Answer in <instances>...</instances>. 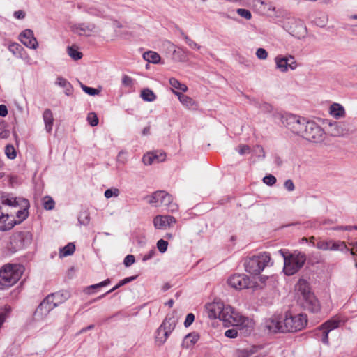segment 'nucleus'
<instances>
[{"instance_id": "obj_1", "label": "nucleus", "mask_w": 357, "mask_h": 357, "mask_svg": "<svg viewBox=\"0 0 357 357\" xmlns=\"http://www.w3.org/2000/svg\"><path fill=\"white\" fill-rule=\"evenodd\" d=\"M276 116L280 118L282 123L292 132L309 142L320 143L325 138L324 130L313 121H307L305 118L291 114H277Z\"/></svg>"}, {"instance_id": "obj_2", "label": "nucleus", "mask_w": 357, "mask_h": 357, "mask_svg": "<svg viewBox=\"0 0 357 357\" xmlns=\"http://www.w3.org/2000/svg\"><path fill=\"white\" fill-rule=\"evenodd\" d=\"M23 267L19 264H7L0 269V289L14 285L20 278Z\"/></svg>"}, {"instance_id": "obj_3", "label": "nucleus", "mask_w": 357, "mask_h": 357, "mask_svg": "<svg viewBox=\"0 0 357 357\" xmlns=\"http://www.w3.org/2000/svg\"><path fill=\"white\" fill-rule=\"evenodd\" d=\"M284 258L283 271L287 275H292L297 273L304 265L306 257L304 253L298 252L287 255L283 250L278 251Z\"/></svg>"}, {"instance_id": "obj_4", "label": "nucleus", "mask_w": 357, "mask_h": 357, "mask_svg": "<svg viewBox=\"0 0 357 357\" xmlns=\"http://www.w3.org/2000/svg\"><path fill=\"white\" fill-rule=\"evenodd\" d=\"M233 310L231 306L225 305L220 301H215L205 305V310L209 318L219 319L226 324L231 319Z\"/></svg>"}, {"instance_id": "obj_5", "label": "nucleus", "mask_w": 357, "mask_h": 357, "mask_svg": "<svg viewBox=\"0 0 357 357\" xmlns=\"http://www.w3.org/2000/svg\"><path fill=\"white\" fill-rule=\"evenodd\" d=\"M148 202L155 207L166 206L172 213L176 211L178 205L173 202L172 196L164 190H158L148 197Z\"/></svg>"}, {"instance_id": "obj_6", "label": "nucleus", "mask_w": 357, "mask_h": 357, "mask_svg": "<svg viewBox=\"0 0 357 357\" xmlns=\"http://www.w3.org/2000/svg\"><path fill=\"white\" fill-rule=\"evenodd\" d=\"M271 264L270 255L267 252H263L259 255L249 258L245 263V268L247 272L257 275L259 274L265 267Z\"/></svg>"}, {"instance_id": "obj_7", "label": "nucleus", "mask_w": 357, "mask_h": 357, "mask_svg": "<svg viewBox=\"0 0 357 357\" xmlns=\"http://www.w3.org/2000/svg\"><path fill=\"white\" fill-rule=\"evenodd\" d=\"M231 315V319L228 320L227 324L236 326L244 335L250 334L254 330L255 321L253 319L242 316L234 310H233V313Z\"/></svg>"}, {"instance_id": "obj_8", "label": "nucleus", "mask_w": 357, "mask_h": 357, "mask_svg": "<svg viewBox=\"0 0 357 357\" xmlns=\"http://www.w3.org/2000/svg\"><path fill=\"white\" fill-rule=\"evenodd\" d=\"M307 323L306 314H291L287 313L284 319V328L285 332H296L303 329Z\"/></svg>"}, {"instance_id": "obj_9", "label": "nucleus", "mask_w": 357, "mask_h": 357, "mask_svg": "<svg viewBox=\"0 0 357 357\" xmlns=\"http://www.w3.org/2000/svg\"><path fill=\"white\" fill-rule=\"evenodd\" d=\"M227 284L236 290L257 287L259 285L252 284L249 277L245 274H234L227 280Z\"/></svg>"}, {"instance_id": "obj_10", "label": "nucleus", "mask_w": 357, "mask_h": 357, "mask_svg": "<svg viewBox=\"0 0 357 357\" xmlns=\"http://www.w3.org/2000/svg\"><path fill=\"white\" fill-rule=\"evenodd\" d=\"M276 68L281 73H286L290 70H295L298 67V64L295 58L292 55H278L275 58Z\"/></svg>"}, {"instance_id": "obj_11", "label": "nucleus", "mask_w": 357, "mask_h": 357, "mask_svg": "<svg viewBox=\"0 0 357 357\" xmlns=\"http://www.w3.org/2000/svg\"><path fill=\"white\" fill-rule=\"evenodd\" d=\"M263 328L269 333L285 332L284 321H282L280 318L276 316L266 319L263 324Z\"/></svg>"}, {"instance_id": "obj_12", "label": "nucleus", "mask_w": 357, "mask_h": 357, "mask_svg": "<svg viewBox=\"0 0 357 357\" xmlns=\"http://www.w3.org/2000/svg\"><path fill=\"white\" fill-rule=\"evenodd\" d=\"M52 298L47 296L36 310L34 315L37 319H44L51 310L55 308V304L52 303Z\"/></svg>"}, {"instance_id": "obj_13", "label": "nucleus", "mask_w": 357, "mask_h": 357, "mask_svg": "<svg viewBox=\"0 0 357 357\" xmlns=\"http://www.w3.org/2000/svg\"><path fill=\"white\" fill-rule=\"evenodd\" d=\"M70 29L79 36H91L96 33V26L94 24L79 23L72 25Z\"/></svg>"}, {"instance_id": "obj_14", "label": "nucleus", "mask_w": 357, "mask_h": 357, "mask_svg": "<svg viewBox=\"0 0 357 357\" xmlns=\"http://www.w3.org/2000/svg\"><path fill=\"white\" fill-rule=\"evenodd\" d=\"M340 323V320L337 318H333L324 324H323L319 328V330L322 331V337L321 341L323 343L328 344V333L337 328Z\"/></svg>"}, {"instance_id": "obj_15", "label": "nucleus", "mask_w": 357, "mask_h": 357, "mask_svg": "<svg viewBox=\"0 0 357 357\" xmlns=\"http://www.w3.org/2000/svg\"><path fill=\"white\" fill-rule=\"evenodd\" d=\"M20 40L28 48L36 50L38 47V41L31 29H25L19 36Z\"/></svg>"}, {"instance_id": "obj_16", "label": "nucleus", "mask_w": 357, "mask_h": 357, "mask_svg": "<svg viewBox=\"0 0 357 357\" xmlns=\"http://www.w3.org/2000/svg\"><path fill=\"white\" fill-rule=\"evenodd\" d=\"M176 222L174 217L171 215H157L153 219L154 227L158 229H167Z\"/></svg>"}, {"instance_id": "obj_17", "label": "nucleus", "mask_w": 357, "mask_h": 357, "mask_svg": "<svg viewBox=\"0 0 357 357\" xmlns=\"http://www.w3.org/2000/svg\"><path fill=\"white\" fill-rule=\"evenodd\" d=\"M166 154L160 151L149 152L143 156L142 160L146 165L165 160Z\"/></svg>"}, {"instance_id": "obj_18", "label": "nucleus", "mask_w": 357, "mask_h": 357, "mask_svg": "<svg viewBox=\"0 0 357 357\" xmlns=\"http://www.w3.org/2000/svg\"><path fill=\"white\" fill-rule=\"evenodd\" d=\"M302 301H303V303H302L303 306L307 310H308L311 312H313V313H317L320 311V309H321L320 303L314 294L302 299Z\"/></svg>"}, {"instance_id": "obj_19", "label": "nucleus", "mask_w": 357, "mask_h": 357, "mask_svg": "<svg viewBox=\"0 0 357 357\" xmlns=\"http://www.w3.org/2000/svg\"><path fill=\"white\" fill-rule=\"evenodd\" d=\"M347 123L343 121L330 123L328 126V132L335 137L344 136L348 133Z\"/></svg>"}, {"instance_id": "obj_20", "label": "nucleus", "mask_w": 357, "mask_h": 357, "mask_svg": "<svg viewBox=\"0 0 357 357\" xmlns=\"http://www.w3.org/2000/svg\"><path fill=\"white\" fill-rule=\"evenodd\" d=\"M339 245H342V243H336V241L333 240H323L318 239L316 243H313V246H315L317 249L323 251H336L337 249L340 248Z\"/></svg>"}, {"instance_id": "obj_21", "label": "nucleus", "mask_w": 357, "mask_h": 357, "mask_svg": "<svg viewBox=\"0 0 357 357\" xmlns=\"http://www.w3.org/2000/svg\"><path fill=\"white\" fill-rule=\"evenodd\" d=\"M172 93L178 97L180 102L185 108L188 109H197L198 104L192 98L184 95L178 91L172 90Z\"/></svg>"}, {"instance_id": "obj_22", "label": "nucleus", "mask_w": 357, "mask_h": 357, "mask_svg": "<svg viewBox=\"0 0 357 357\" xmlns=\"http://www.w3.org/2000/svg\"><path fill=\"white\" fill-rule=\"evenodd\" d=\"M178 323V317L174 314H167L160 327L169 335L174 330Z\"/></svg>"}, {"instance_id": "obj_23", "label": "nucleus", "mask_w": 357, "mask_h": 357, "mask_svg": "<svg viewBox=\"0 0 357 357\" xmlns=\"http://www.w3.org/2000/svg\"><path fill=\"white\" fill-rule=\"evenodd\" d=\"M296 290L301 294L302 299L313 294L307 280L302 278L298 281L296 285Z\"/></svg>"}, {"instance_id": "obj_24", "label": "nucleus", "mask_w": 357, "mask_h": 357, "mask_svg": "<svg viewBox=\"0 0 357 357\" xmlns=\"http://www.w3.org/2000/svg\"><path fill=\"white\" fill-rule=\"evenodd\" d=\"M329 114L335 119H339L346 115L344 107L339 103H333L329 107Z\"/></svg>"}, {"instance_id": "obj_25", "label": "nucleus", "mask_w": 357, "mask_h": 357, "mask_svg": "<svg viewBox=\"0 0 357 357\" xmlns=\"http://www.w3.org/2000/svg\"><path fill=\"white\" fill-rule=\"evenodd\" d=\"M16 222H13V220L10 219L8 214H3L1 211L0 213V231H8L11 229Z\"/></svg>"}, {"instance_id": "obj_26", "label": "nucleus", "mask_w": 357, "mask_h": 357, "mask_svg": "<svg viewBox=\"0 0 357 357\" xmlns=\"http://www.w3.org/2000/svg\"><path fill=\"white\" fill-rule=\"evenodd\" d=\"M199 339V335L197 333L188 334L183 340L182 347L186 349L193 347Z\"/></svg>"}, {"instance_id": "obj_27", "label": "nucleus", "mask_w": 357, "mask_h": 357, "mask_svg": "<svg viewBox=\"0 0 357 357\" xmlns=\"http://www.w3.org/2000/svg\"><path fill=\"white\" fill-rule=\"evenodd\" d=\"M55 83L59 86L64 89V93L66 96L72 94L73 89L70 83L67 79L62 77H57Z\"/></svg>"}, {"instance_id": "obj_28", "label": "nucleus", "mask_w": 357, "mask_h": 357, "mask_svg": "<svg viewBox=\"0 0 357 357\" xmlns=\"http://www.w3.org/2000/svg\"><path fill=\"white\" fill-rule=\"evenodd\" d=\"M43 120L45 123V129L47 132H50L52 129L54 118L52 112L50 109H47L43 112Z\"/></svg>"}, {"instance_id": "obj_29", "label": "nucleus", "mask_w": 357, "mask_h": 357, "mask_svg": "<svg viewBox=\"0 0 357 357\" xmlns=\"http://www.w3.org/2000/svg\"><path fill=\"white\" fill-rule=\"evenodd\" d=\"M47 296L52 298V303L55 304V307H56L59 304H61V303H63L65 301H66L69 297V294L68 292H65V293L57 292V293H54V294L48 295Z\"/></svg>"}, {"instance_id": "obj_30", "label": "nucleus", "mask_w": 357, "mask_h": 357, "mask_svg": "<svg viewBox=\"0 0 357 357\" xmlns=\"http://www.w3.org/2000/svg\"><path fill=\"white\" fill-rule=\"evenodd\" d=\"M265 158V151L260 145H255L252 147L250 160L255 161L256 159L262 160Z\"/></svg>"}, {"instance_id": "obj_31", "label": "nucleus", "mask_w": 357, "mask_h": 357, "mask_svg": "<svg viewBox=\"0 0 357 357\" xmlns=\"http://www.w3.org/2000/svg\"><path fill=\"white\" fill-rule=\"evenodd\" d=\"M188 52L183 48L177 47L173 50V57L177 61L185 62L188 60Z\"/></svg>"}, {"instance_id": "obj_32", "label": "nucleus", "mask_w": 357, "mask_h": 357, "mask_svg": "<svg viewBox=\"0 0 357 357\" xmlns=\"http://www.w3.org/2000/svg\"><path fill=\"white\" fill-rule=\"evenodd\" d=\"M169 334L167 333L165 330H162L160 327H159L156 331V335L155 337V344L158 346H161L165 343L167 338L169 337Z\"/></svg>"}, {"instance_id": "obj_33", "label": "nucleus", "mask_w": 357, "mask_h": 357, "mask_svg": "<svg viewBox=\"0 0 357 357\" xmlns=\"http://www.w3.org/2000/svg\"><path fill=\"white\" fill-rule=\"evenodd\" d=\"M140 97L146 102H153L157 98L154 92L148 88L144 89L141 91Z\"/></svg>"}, {"instance_id": "obj_34", "label": "nucleus", "mask_w": 357, "mask_h": 357, "mask_svg": "<svg viewBox=\"0 0 357 357\" xmlns=\"http://www.w3.org/2000/svg\"><path fill=\"white\" fill-rule=\"evenodd\" d=\"M294 22L296 24V28L292 29L291 27L289 29V32L292 36L300 38L305 33L306 29L301 22L295 21Z\"/></svg>"}, {"instance_id": "obj_35", "label": "nucleus", "mask_w": 357, "mask_h": 357, "mask_svg": "<svg viewBox=\"0 0 357 357\" xmlns=\"http://www.w3.org/2000/svg\"><path fill=\"white\" fill-rule=\"evenodd\" d=\"M143 58L149 63H158L160 60V56L155 52L148 51L143 54Z\"/></svg>"}, {"instance_id": "obj_36", "label": "nucleus", "mask_w": 357, "mask_h": 357, "mask_svg": "<svg viewBox=\"0 0 357 357\" xmlns=\"http://www.w3.org/2000/svg\"><path fill=\"white\" fill-rule=\"evenodd\" d=\"M169 83L172 87V91L175 89H177L178 91H181L182 92H186L188 91V86L181 83L178 79H176L174 77H172L169 79Z\"/></svg>"}, {"instance_id": "obj_37", "label": "nucleus", "mask_w": 357, "mask_h": 357, "mask_svg": "<svg viewBox=\"0 0 357 357\" xmlns=\"http://www.w3.org/2000/svg\"><path fill=\"white\" fill-rule=\"evenodd\" d=\"M67 53L75 61L82 59L83 56L82 53L75 46H68L67 47Z\"/></svg>"}, {"instance_id": "obj_38", "label": "nucleus", "mask_w": 357, "mask_h": 357, "mask_svg": "<svg viewBox=\"0 0 357 357\" xmlns=\"http://www.w3.org/2000/svg\"><path fill=\"white\" fill-rule=\"evenodd\" d=\"M75 250V246L73 243H69L60 250L59 255L61 257L71 255Z\"/></svg>"}, {"instance_id": "obj_39", "label": "nucleus", "mask_w": 357, "mask_h": 357, "mask_svg": "<svg viewBox=\"0 0 357 357\" xmlns=\"http://www.w3.org/2000/svg\"><path fill=\"white\" fill-rule=\"evenodd\" d=\"M23 206L24 208L23 210H20L17 212L16 215L19 218L18 223L21 222L22 220H25L28 216V211L26 208L29 206V202L26 199H23Z\"/></svg>"}, {"instance_id": "obj_40", "label": "nucleus", "mask_w": 357, "mask_h": 357, "mask_svg": "<svg viewBox=\"0 0 357 357\" xmlns=\"http://www.w3.org/2000/svg\"><path fill=\"white\" fill-rule=\"evenodd\" d=\"M259 349H260V347L257 346H252L250 347L243 349L240 351V356L250 357L252 354L257 353Z\"/></svg>"}, {"instance_id": "obj_41", "label": "nucleus", "mask_w": 357, "mask_h": 357, "mask_svg": "<svg viewBox=\"0 0 357 357\" xmlns=\"http://www.w3.org/2000/svg\"><path fill=\"white\" fill-rule=\"evenodd\" d=\"M236 151L240 155H251L252 147L247 144H241L236 148Z\"/></svg>"}, {"instance_id": "obj_42", "label": "nucleus", "mask_w": 357, "mask_h": 357, "mask_svg": "<svg viewBox=\"0 0 357 357\" xmlns=\"http://www.w3.org/2000/svg\"><path fill=\"white\" fill-rule=\"evenodd\" d=\"M110 283V280L109 279H106L105 280L100 282V283H98V284H93V285H91L89 287H87L84 290V291L87 294H92V292L91 291V289H98V288H100V287H105L107 284H109Z\"/></svg>"}, {"instance_id": "obj_43", "label": "nucleus", "mask_w": 357, "mask_h": 357, "mask_svg": "<svg viewBox=\"0 0 357 357\" xmlns=\"http://www.w3.org/2000/svg\"><path fill=\"white\" fill-rule=\"evenodd\" d=\"M120 191L118 188H113L107 189L105 191L104 195L107 199L111 198L112 197H116L119 195Z\"/></svg>"}, {"instance_id": "obj_44", "label": "nucleus", "mask_w": 357, "mask_h": 357, "mask_svg": "<svg viewBox=\"0 0 357 357\" xmlns=\"http://www.w3.org/2000/svg\"><path fill=\"white\" fill-rule=\"evenodd\" d=\"M78 220L81 225H88L90 221L89 213L87 211L82 212L78 218Z\"/></svg>"}, {"instance_id": "obj_45", "label": "nucleus", "mask_w": 357, "mask_h": 357, "mask_svg": "<svg viewBox=\"0 0 357 357\" xmlns=\"http://www.w3.org/2000/svg\"><path fill=\"white\" fill-rule=\"evenodd\" d=\"M5 153L9 159H14L16 157L15 149L12 145H7L6 146Z\"/></svg>"}, {"instance_id": "obj_46", "label": "nucleus", "mask_w": 357, "mask_h": 357, "mask_svg": "<svg viewBox=\"0 0 357 357\" xmlns=\"http://www.w3.org/2000/svg\"><path fill=\"white\" fill-rule=\"evenodd\" d=\"M236 13L238 15L241 17L246 19V20H250L252 18V14L250 10L244 8H238L236 10Z\"/></svg>"}, {"instance_id": "obj_47", "label": "nucleus", "mask_w": 357, "mask_h": 357, "mask_svg": "<svg viewBox=\"0 0 357 357\" xmlns=\"http://www.w3.org/2000/svg\"><path fill=\"white\" fill-rule=\"evenodd\" d=\"M87 121L91 126H96L98 124V118L94 112L88 114Z\"/></svg>"}, {"instance_id": "obj_48", "label": "nucleus", "mask_w": 357, "mask_h": 357, "mask_svg": "<svg viewBox=\"0 0 357 357\" xmlns=\"http://www.w3.org/2000/svg\"><path fill=\"white\" fill-rule=\"evenodd\" d=\"M276 181V178L272 174H268L263 178V182L269 186L273 185Z\"/></svg>"}, {"instance_id": "obj_49", "label": "nucleus", "mask_w": 357, "mask_h": 357, "mask_svg": "<svg viewBox=\"0 0 357 357\" xmlns=\"http://www.w3.org/2000/svg\"><path fill=\"white\" fill-rule=\"evenodd\" d=\"M256 56L260 60H265L268 57V52L264 48H258L256 51Z\"/></svg>"}, {"instance_id": "obj_50", "label": "nucleus", "mask_w": 357, "mask_h": 357, "mask_svg": "<svg viewBox=\"0 0 357 357\" xmlns=\"http://www.w3.org/2000/svg\"><path fill=\"white\" fill-rule=\"evenodd\" d=\"M9 50L15 55L20 52L23 47L18 43H13L9 45Z\"/></svg>"}, {"instance_id": "obj_51", "label": "nucleus", "mask_w": 357, "mask_h": 357, "mask_svg": "<svg viewBox=\"0 0 357 357\" xmlns=\"http://www.w3.org/2000/svg\"><path fill=\"white\" fill-rule=\"evenodd\" d=\"M167 246L168 242L163 239L159 240L157 243V248L162 253H164L167 250Z\"/></svg>"}, {"instance_id": "obj_52", "label": "nucleus", "mask_w": 357, "mask_h": 357, "mask_svg": "<svg viewBox=\"0 0 357 357\" xmlns=\"http://www.w3.org/2000/svg\"><path fill=\"white\" fill-rule=\"evenodd\" d=\"M134 80L128 75H124L122 77V84L124 86L132 87L133 86Z\"/></svg>"}, {"instance_id": "obj_53", "label": "nucleus", "mask_w": 357, "mask_h": 357, "mask_svg": "<svg viewBox=\"0 0 357 357\" xmlns=\"http://www.w3.org/2000/svg\"><path fill=\"white\" fill-rule=\"evenodd\" d=\"M44 208L47 210H52L54 207V201L50 197H45L44 203Z\"/></svg>"}, {"instance_id": "obj_54", "label": "nucleus", "mask_w": 357, "mask_h": 357, "mask_svg": "<svg viewBox=\"0 0 357 357\" xmlns=\"http://www.w3.org/2000/svg\"><path fill=\"white\" fill-rule=\"evenodd\" d=\"M184 39L185 43L188 45L190 47L195 50L200 49V45H199L196 42L190 39L188 36H185Z\"/></svg>"}, {"instance_id": "obj_55", "label": "nucleus", "mask_w": 357, "mask_h": 357, "mask_svg": "<svg viewBox=\"0 0 357 357\" xmlns=\"http://www.w3.org/2000/svg\"><path fill=\"white\" fill-rule=\"evenodd\" d=\"M135 261V256L132 255H127L123 261V264L126 267H129L132 265Z\"/></svg>"}, {"instance_id": "obj_56", "label": "nucleus", "mask_w": 357, "mask_h": 357, "mask_svg": "<svg viewBox=\"0 0 357 357\" xmlns=\"http://www.w3.org/2000/svg\"><path fill=\"white\" fill-rule=\"evenodd\" d=\"M2 204H6L8 206H14L19 205V201L17 200L16 198L11 197V198H7V199L3 200Z\"/></svg>"}, {"instance_id": "obj_57", "label": "nucleus", "mask_w": 357, "mask_h": 357, "mask_svg": "<svg viewBox=\"0 0 357 357\" xmlns=\"http://www.w3.org/2000/svg\"><path fill=\"white\" fill-rule=\"evenodd\" d=\"M82 88L89 95L94 96L98 93V91L96 89L88 87L85 85H82Z\"/></svg>"}, {"instance_id": "obj_58", "label": "nucleus", "mask_w": 357, "mask_h": 357, "mask_svg": "<svg viewBox=\"0 0 357 357\" xmlns=\"http://www.w3.org/2000/svg\"><path fill=\"white\" fill-rule=\"evenodd\" d=\"M284 187L289 192H292L295 189V185L294 184V182L291 179L287 180L284 183Z\"/></svg>"}, {"instance_id": "obj_59", "label": "nucleus", "mask_w": 357, "mask_h": 357, "mask_svg": "<svg viewBox=\"0 0 357 357\" xmlns=\"http://www.w3.org/2000/svg\"><path fill=\"white\" fill-rule=\"evenodd\" d=\"M194 319H195V316L192 313H190L188 314L186 317H185V320L184 321V325L185 327H188L190 326L192 322L194 321Z\"/></svg>"}, {"instance_id": "obj_60", "label": "nucleus", "mask_w": 357, "mask_h": 357, "mask_svg": "<svg viewBox=\"0 0 357 357\" xmlns=\"http://www.w3.org/2000/svg\"><path fill=\"white\" fill-rule=\"evenodd\" d=\"M225 335L226 337L229 338H235L237 337L238 332L236 329H228L225 331Z\"/></svg>"}, {"instance_id": "obj_61", "label": "nucleus", "mask_w": 357, "mask_h": 357, "mask_svg": "<svg viewBox=\"0 0 357 357\" xmlns=\"http://www.w3.org/2000/svg\"><path fill=\"white\" fill-rule=\"evenodd\" d=\"M9 135V132L5 129V126L3 123H0V137L7 138Z\"/></svg>"}, {"instance_id": "obj_62", "label": "nucleus", "mask_w": 357, "mask_h": 357, "mask_svg": "<svg viewBox=\"0 0 357 357\" xmlns=\"http://www.w3.org/2000/svg\"><path fill=\"white\" fill-rule=\"evenodd\" d=\"M155 254V250L154 248L149 250L147 253L143 255L142 261H146L151 259Z\"/></svg>"}, {"instance_id": "obj_63", "label": "nucleus", "mask_w": 357, "mask_h": 357, "mask_svg": "<svg viewBox=\"0 0 357 357\" xmlns=\"http://www.w3.org/2000/svg\"><path fill=\"white\" fill-rule=\"evenodd\" d=\"M261 110L264 112H270L272 110V106L268 103H263L261 106Z\"/></svg>"}, {"instance_id": "obj_64", "label": "nucleus", "mask_w": 357, "mask_h": 357, "mask_svg": "<svg viewBox=\"0 0 357 357\" xmlns=\"http://www.w3.org/2000/svg\"><path fill=\"white\" fill-rule=\"evenodd\" d=\"M14 17L17 19L22 20L25 17V13L22 10H17L14 13Z\"/></svg>"}]
</instances>
